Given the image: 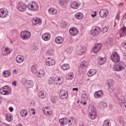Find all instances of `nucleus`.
<instances>
[{
  "instance_id": "f257e3e1",
  "label": "nucleus",
  "mask_w": 126,
  "mask_h": 126,
  "mask_svg": "<svg viewBox=\"0 0 126 126\" xmlns=\"http://www.w3.org/2000/svg\"><path fill=\"white\" fill-rule=\"evenodd\" d=\"M88 111L89 112V117L92 119H94L96 117V113L95 108L93 105L90 104L89 105Z\"/></svg>"
},
{
  "instance_id": "f03ea898",
  "label": "nucleus",
  "mask_w": 126,
  "mask_h": 126,
  "mask_svg": "<svg viewBox=\"0 0 126 126\" xmlns=\"http://www.w3.org/2000/svg\"><path fill=\"white\" fill-rule=\"evenodd\" d=\"M0 93L4 95H7L11 94V88L7 85L4 86L0 90Z\"/></svg>"
},
{
  "instance_id": "7ed1b4c3",
  "label": "nucleus",
  "mask_w": 126,
  "mask_h": 126,
  "mask_svg": "<svg viewBox=\"0 0 126 126\" xmlns=\"http://www.w3.org/2000/svg\"><path fill=\"white\" fill-rule=\"evenodd\" d=\"M20 37L24 40L28 39L31 36V33L27 30L22 31L20 33Z\"/></svg>"
},
{
  "instance_id": "20e7f679",
  "label": "nucleus",
  "mask_w": 126,
  "mask_h": 126,
  "mask_svg": "<svg viewBox=\"0 0 126 126\" xmlns=\"http://www.w3.org/2000/svg\"><path fill=\"white\" fill-rule=\"evenodd\" d=\"M111 59L114 63H117L119 62L120 60V57L117 52H113L111 55Z\"/></svg>"
},
{
  "instance_id": "39448f33",
  "label": "nucleus",
  "mask_w": 126,
  "mask_h": 126,
  "mask_svg": "<svg viewBox=\"0 0 126 126\" xmlns=\"http://www.w3.org/2000/svg\"><path fill=\"white\" fill-rule=\"evenodd\" d=\"M108 13L109 12L107 9H102L100 10L99 12V15L101 18H106L107 17Z\"/></svg>"
},
{
  "instance_id": "423d86ee",
  "label": "nucleus",
  "mask_w": 126,
  "mask_h": 126,
  "mask_svg": "<svg viewBox=\"0 0 126 126\" xmlns=\"http://www.w3.org/2000/svg\"><path fill=\"white\" fill-rule=\"evenodd\" d=\"M37 4L35 2H32V3L28 6L29 9L31 11H36L38 9Z\"/></svg>"
},
{
  "instance_id": "0eeeda50",
  "label": "nucleus",
  "mask_w": 126,
  "mask_h": 126,
  "mask_svg": "<svg viewBox=\"0 0 126 126\" xmlns=\"http://www.w3.org/2000/svg\"><path fill=\"white\" fill-rule=\"evenodd\" d=\"M100 28L98 26H95L91 31V34L93 36L97 35L100 31Z\"/></svg>"
},
{
  "instance_id": "6e6552de",
  "label": "nucleus",
  "mask_w": 126,
  "mask_h": 126,
  "mask_svg": "<svg viewBox=\"0 0 126 126\" xmlns=\"http://www.w3.org/2000/svg\"><path fill=\"white\" fill-rule=\"evenodd\" d=\"M17 7L19 10L22 12L25 11L27 8L26 5L22 2H19Z\"/></svg>"
},
{
  "instance_id": "1a4fd4ad",
  "label": "nucleus",
  "mask_w": 126,
  "mask_h": 126,
  "mask_svg": "<svg viewBox=\"0 0 126 126\" xmlns=\"http://www.w3.org/2000/svg\"><path fill=\"white\" fill-rule=\"evenodd\" d=\"M102 44L101 43H98L95 44L92 49L93 52L95 53L97 52L100 50Z\"/></svg>"
},
{
  "instance_id": "9d476101",
  "label": "nucleus",
  "mask_w": 126,
  "mask_h": 126,
  "mask_svg": "<svg viewBox=\"0 0 126 126\" xmlns=\"http://www.w3.org/2000/svg\"><path fill=\"white\" fill-rule=\"evenodd\" d=\"M113 69L115 71H120V70L126 71V66H119L118 65H115L113 66Z\"/></svg>"
},
{
  "instance_id": "9b49d317",
  "label": "nucleus",
  "mask_w": 126,
  "mask_h": 126,
  "mask_svg": "<svg viewBox=\"0 0 126 126\" xmlns=\"http://www.w3.org/2000/svg\"><path fill=\"white\" fill-rule=\"evenodd\" d=\"M8 13L6 9H0V17L3 18L7 17L8 15Z\"/></svg>"
},
{
  "instance_id": "f8f14e48",
  "label": "nucleus",
  "mask_w": 126,
  "mask_h": 126,
  "mask_svg": "<svg viewBox=\"0 0 126 126\" xmlns=\"http://www.w3.org/2000/svg\"><path fill=\"white\" fill-rule=\"evenodd\" d=\"M1 50L2 54L3 56H7L11 52V50L8 48L3 47L1 49Z\"/></svg>"
},
{
  "instance_id": "ddd939ff",
  "label": "nucleus",
  "mask_w": 126,
  "mask_h": 126,
  "mask_svg": "<svg viewBox=\"0 0 126 126\" xmlns=\"http://www.w3.org/2000/svg\"><path fill=\"white\" fill-rule=\"evenodd\" d=\"M60 96L62 99H65L66 98L67 96V91L65 90H62L60 91Z\"/></svg>"
},
{
  "instance_id": "4468645a",
  "label": "nucleus",
  "mask_w": 126,
  "mask_h": 126,
  "mask_svg": "<svg viewBox=\"0 0 126 126\" xmlns=\"http://www.w3.org/2000/svg\"><path fill=\"white\" fill-rule=\"evenodd\" d=\"M69 32L71 35L74 36L76 35L78 33V31L76 27H73L70 28Z\"/></svg>"
},
{
  "instance_id": "2eb2a0df",
  "label": "nucleus",
  "mask_w": 126,
  "mask_h": 126,
  "mask_svg": "<svg viewBox=\"0 0 126 126\" xmlns=\"http://www.w3.org/2000/svg\"><path fill=\"white\" fill-rule=\"evenodd\" d=\"M55 60L51 58H48L46 60V64L48 66H51L55 64Z\"/></svg>"
},
{
  "instance_id": "dca6fc26",
  "label": "nucleus",
  "mask_w": 126,
  "mask_h": 126,
  "mask_svg": "<svg viewBox=\"0 0 126 126\" xmlns=\"http://www.w3.org/2000/svg\"><path fill=\"white\" fill-rule=\"evenodd\" d=\"M103 92L102 90H100L95 92L94 93V96L95 98H100L103 95Z\"/></svg>"
},
{
  "instance_id": "f3484780",
  "label": "nucleus",
  "mask_w": 126,
  "mask_h": 126,
  "mask_svg": "<svg viewBox=\"0 0 126 126\" xmlns=\"http://www.w3.org/2000/svg\"><path fill=\"white\" fill-rule=\"evenodd\" d=\"M80 4L77 1H75L72 2L71 4V7L74 9H77L78 8Z\"/></svg>"
},
{
  "instance_id": "a211bd4d",
  "label": "nucleus",
  "mask_w": 126,
  "mask_h": 126,
  "mask_svg": "<svg viewBox=\"0 0 126 126\" xmlns=\"http://www.w3.org/2000/svg\"><path fill=\"white\" fill-rule=\"evenodd\" d=\"M50 37V35L48 33H44L42 36V39L45 41H47L49 40Z\"/></svg>"
},
{
  "instance_id": "6ab92c4d",
  "label": "nucleus",
  "mask_w": 126,
  "mask_h": 126,
  "mask_svg": "<svg viewBox=\"0 0 126 126\" xmlns=\"http://www.w3.org/2000/svg\"><path fill=\"white\" fill-rule=\"evenodd\" d=\"M24 57L21 55L17 56L16 58V62L18 63H22L24 61Z\"/></svg>"
},
{
  "instance_id": "aec40b11",
  "label": "nucleus",
  "mask_w": 126,
  "mask_h": 126,
  "mask_svg": "<svg viewBox=\"0 0 126 126\" xmlns=\"http://www.w3.org/2000/svg\"><path fill=\"white\" fill-rule=\"evenodd\" d=\"M33 25L37 26L40 25L41 24V20L39 18H36L33 19L32 20Z\"/></svg>"
},
{
  "instance_id": "412c9836",
  "label": "nucleus",
  "mask_w": 126,
  "mask_h": 126,
  "mask_svg": "<svg viewBox=\"0 0 126 126\" xmlns=\"http://www.w3.org/2000/svg\"><path fill=\"white\" fill-rule=\"evenodd\" d=\"M56 43L58 44H60L63 43L64 41L63 38L60 36H58L55 39Z\"/></svg>"
},
{
  "instance_id": "4be33fe9",
  "label": "nucleus",
  "mask_w": 126,
  "mask_h": 126,
  "mask_svg": "<svg viewBox=\"0 0 126 126\" xmlns=\"http://www.w3.org/2000/svg\"><path fill=\"white\" fill-rule=\"evenodd\" d=\"M99 64L102 65L104 64L106 62V59L105 57H99L98 59Z\"/></svg>"
},
{
  "instance_id": "5701e85b",
  "label": "nucleus",
  "mask_w": 126,
  "mask_h": 126,
  "mask_svg": "<svg viewBox=\"0 0 126 126\" xmlns=\"http://www.w3.org/2000/svg\"><path fill=\"white\" fill-rule=\"evenodd\" d=\"M126 33V28L125 26L121 29L119 32V34L121 37L125 36Z\"/></svg>"
},
{
  "instance_id": "b1692460",
  "label": "nucleus",
  "mask_w": 126,
  "mask_h": 126,
  "mask_svg": "<svg viewBox=\"0 0 126 126\" xmlns=\"http://www.w3.org/2000/svg\"><path fill=\"white\" fill-rule=\"evenodd\" d=\"M33 73L36 74L37 76L40 78L43 77L45 74V71H32Z\"/></svg>"
},
{
  "instance_id": "393cba45",
  "label": "nucleus",
  "mask_w": 126,
  "mask_h": 126,
  "mask_svg": "<svg viewBox=\"0 0 126 126\" xmlns=\"http://www.w3.org/2000/svg\"><path fill=\"white\" fill-rule=\"evenodd\" d=\"M59 121L61 126L66 125L67 122L66 118H63L59 119Z\"/></svg>"
},
{
  "instance_id": "a878e982",
  "label": "nucleus",
  "mask_w": 126,
  "mask_h": 126,
  "mask_svg": "<svg viewBox=\"0 0 126 126\" xmlns=\"http://www.w3.org/2000/svg\"><path fill=\"white\" fill-rule=\"evenodd\" d=\"M107 103L105 102L101 101L98 103V106L101 109H104L107 106Z\"/></svg>"
},
{
  "instance_id": "bb28decb",
  "label": "nucleus",
  "mask_w": 126,
  "mask_h": 126,
  "mask_svg": "<svg viewBox=\"0 0 126 126\" xmlns=\"http://www.w3.org/2000/svg\"><path fill=\"white\" fill-rule=\"evenodd\" d=\"M46 92L44 91H39V97L41 99L44 98L46 97Z\"/></svg>"
},
{
  "instance_id": "cd10ccee",
  "label": "nucleus",
  "mask_w": 126,
  "mask_h": 126,
  "mask_svg": "<svg viewBox=\"0 0 126 126\" xmlns=\"http://www.w3.org/2000/svg\"><path fill=\"white\" fill-rule=\"evenodd\" d=\"M55 80L57 84H61L63 81L62 77L61 78L57 77L55 78Z\"/></svg>"
},
{
  "instance_id": "c85d7f7f",
  "label": "nucleus",
  "mask_w": 126,
  "mask_h": 126,
  "mask_svg": "<svg viewBox=\"0 0 126 126\" xmlns=\"http://www.w3.org/2000/svg\"><path fill=\"white\" fill-rule=\"evenodd\" d=\"M75 17L77 19L80 20L83 17V15L81 13L78 12L76 14Z\"/></svg>"
},
{
  "instance_id": "c756f323",
  "label": "nucleus",
  "mask_w": 126,
  "mask_h": 126,
  "mask_svg": "<svg viewBox=\"0 0 126 126\" xmlns=\"http://www.w3.org/2000/svg\"><path fill=\"white\" fill-rule=\"evenodd\" d=\"M68 120V123L69 125H74L75 123V119L74 117L69 118Z\"/></svg>"
},
{
  "instance_id": "7c9ffc66",
  "label": "nucleus",
  "mask_w": 126,
  "mask_h": 126,
  "mask_svg": "<svg viewBox=\"0 0 126 126\" xmlns=\"http://www.w3.org/2000/svg\"><path fill=\"white\" fill-rule=\"evenodd\" d=\"M27 111L26 110L22 109L20 111V115L22 117H25L27 115Z\"/></svg>"
},
{
  "instance_id": "2f4dec72",
  "label": "nucleus",
  "mask_w": 126,
  "mask_h": 126,
  "mask_svg": "<svg viewBox=\"0 0 126 126\" xmlns=\"http://www.w3.org/2000/svg\"><path fill=\"white\" fill-rule=\"evenodd\" d=\"M48 12L50 14L54 15L56 13L57 10L53 8H50L48 10Z\"/></svg>"
},
{
  "instance_id": "473e14b6",
  "label": "nucleus",
  "mask_w": 126,
  "mask_h": 126,
  "mask_svg": "<svg viewBox=\"0 0 126 126\" xmlns=\"http://www.w3.org/2000/svg\"><path fill=\"white\" fill-rule=\"evenodd\" d=\"M70 68V67L68 64H64L61 66V68L63 70H66Z\"/></svg>"
},
{
  "instance_id": "72a5a7b5",
  "label": "nucleus",
  "mask_w": 126,
  "mask_h": 126,
  "mask_svg": "<svg viewBox=\"0 0 126 126\" xmlns=\"http://www.w3.org/2000/svg\"><path fill=\"white\" fill-rule=\"evenodd\" d=\"M10 71H3L2 75V76L5 77H7L9 76L11 74Z\"/></svg>"
},
{
  "instance_id": "f704fd0d",
  "label": "nucleus",
  "mask_w": 126,
  "mask_h": 126,
  "mask_svg": "<svg viewBox=\"0 0 126 126\" xmlns=\"http://www.w3.org/2000/svg\"><path fill=\"white\" fill-rule=\"evenodd\" d=\"M87 65V62L85 61H83L81 62L80 64V67L82 69H84L86 67Z\"/></svg>"
},
{
  "instance_id": "c9c22d12",
  "label": "nucleus",
  "mask_w": 126,
  "mask_h": 126,
  "mask_svg": "<svg viewBox=\"0 0 126 126\" xmlns=\"http://www.w3.org/2000/svg\"><path fill=\"white\" fill-rule=\"evenodd\" d=\"M74 77L73 74L72 73L68 74L66 76V78L67 79H72Z\"/></svg>"
},
{
  "instance_id": "e433bc0d",
  "label": "nucleus",
  "mask_w": 126,
  "mask_h": 126,
  "mask_svg": "<svg viewBox=\"0 0 126 126\" xmlns=\"http://www.w3.org/2000/svg\"><path fill=\"white\" fill-rule=\"evenodd\" d=\"M107 83L109 86V88L113 86V82L111 79H109L107 81Z\"/></svg>"
},
{
  "instance_id": "4c0bfd02",
  "label": "nucleus",
  "mask_w": 126,
  "mask_h": 126,
  "mask_svg": "<svg viewBox=\"0 0 126 126\" xmlns=\"http://www.w3.org/2000/svg\"><path fill=\"white\" fill-rule=\"evenodd\" d=\"M109 120H107L104 121L103 126H110Z\"/></svg>"
},
{
  "instance_id": "58836bf2",
  "label": "nucleus",
  "mask_w": 126,
  "mask_h": 126,
  "mask_svg": "<svg viewBox=\"0 0 126 126\" xmlns=\"http://www.w3.org/2000/svg\"><path fill=\"white\" fill-rule=\"evenodd\" d=\"M53 50L51 48L49 49L47 51V55H52L53 53Z\"/></svg>"
},
{
  "instance_id": "ea45409f",
  "label": "nucleus",
  "mask_w": 126,
  "mask_h": 126,
  "mask_svg": "<svg viewBox=\"0 0 126 126\" xmlns=\"http://www.w3.org/2000/svg\"><path fill=\"white\" fill-rule=\"evenodd\" d=\"M87 94L84 93L81 96V98L84 100L86 101L87 99Z\"/></svg>"
},
{
  "instance_id": "a19ab883",
  "label": "nucleus",
  "mask_w": 126,
  "mask_h": 126,
  "mask_svg": "<svg viewBox=\"0 0 126 126\" xmlns=\"http://www.w3.org/2000/svg\"><path fill=\"white\" fill-rule=\"evenodd\" d=\"M96 73L95 71H88L87 75L89 77H91L94 75Z\"/></svg>"
},
{
  "instance_id": "79ce46f5",
  "label": "nucleus",
  "mask_w": 126,
  "mask_h": 126,
  "mask_svg": "<svg viewBox=\"0 0 126 126\" xmlns=\"http://www.w3.org/2000/svg\"><path fill=\"white\" fill-rule=\"evenodd\" d=\"M6 120L9 122H10L12 120V117L10 115H7L6 116Z\"/></svg>"
},
{
  "instance_id": "37998d69",
  "label": "nucleus",
  "mask_w": 126,
  "mask_h": 126,
  "mask_svg": "<svg viewBox=\"0 0 126 126\" xmlns=\"http://www.w3.org/2000/svg\"><path fill=\"white\" fill-rule=\"evenodd\" d=\"M51 100L53 103H55L57 100V97L55 96H52L51 97Z\"/></svg>"
},
{
  "instance_id": "c03bdc74",
  "label": "nucleus",
  "mask_w": 126,
  "mask_h": 126,
  "mask_svg": "<svg viewBox=\"0 0 126 126\" xmlns=\"http://www.w3.org/2000/svg\"><path fill=\"white\" fill-rule=\"evenodd\" d=\"M109 29V27L108 26H105L104 27L102 30V32L103 33H104L108 31Z\"/></svg>"
},
{
  "instance_id": "a18cd8bd",
  "label": "nucleus",
  "mask_w": 126,
  "mask_h": 126,
  "mask_svg": "<svg viewBox=\"0 0 126 126\" xmlns=\"http://www.w3.org/2000/svg\"><path fill=\"white\" fill-rule=\"evenodd\" d=\"M85 50V49L83 47V48L79 49L78 51L79 54V55H82L84 53Z\"/></svg>"
},
{
  "instance_id": "49530a36",
  "label": "nucleus",
  "mask_w": 126,
  "mask_h": 126,
  "mask_svg": "<svg viewBox=\"0 0 126 126\" xmlns=\"http://www.w3.org/2000/svg\"><path fill=\"white\" fill-rule=\"evenodd\" d=\"M65 2L63 1V0H60L59 1V3L63 7H65Z\"/></svg>"
},
{
  "instance_id": "de8ad7c7",
  "label": "nucleus",
  "mask_w": 126,
  "mask_h": 126,
  "mask_svg": "<svg viewBox=\"0 0 126 126\" xmlns=\"http://www.w3.org/2000/svg\"><path fill=\"white\" fill-rule=\"evenodd\" d=\"M114 87H113V86L112 87L108 88V90L109 92L110 93H113L114 91Z\"/></svg>"
},
{
  "instance_id": "09e8293b",
  "label": "nucleus",
  "mask_w": 126,
  "mask_h": 126,
  "mask_svg": "<svg viewBox=\"0 0 126 126\" xmlns=\"http://www.w3.org/2000/svg\"><path fill=\"white\" fill-rule=\"evenodd\" d=\"M37 70V66L35 65H33L32 66L31 68V71H34L36 70Z\"/></svg>"
},
{
  "instance_id": "8fccbe9b",
  "label": "nucleus",
  "mask_w": 126,
  "mask_h": 126,
  "mask_svg": "<svg viewBox=\"0 0 126 126\" xmlns=\"http://www.w3.org/2000/svg\"><path fill=\"white\" fill-rule=\"evenodd\" d=\"M46 109H47L46 108V109L45 108L44 109V112L46 115L48 116L49 115L50 113L48 111L46 110Z\"/></svg>"
},
{
  "instance_id": "3c124183",
  "label": "nucleus",
  "mask_w": 126,
  "mask_h": 126,
  "mask_svg": "<svg viewBox=\"0 0 126 126\" xmlns=\"http://www.w3.org/2000/svg\"><path fill=\"white\" fill-rule=\"evenodd\" d=\"M120 18V16L119 14H117V16L116 17L115 19V22L117 21H118Z\"/></svg>"
},
{
  "instance_id": "603ef678",
  "label": "nucleus",
  "mask_w": 126,
  "mask_h": 126,
  "mask_svg": "<svg viewBox=\"0 0 126 126\" xmlns=\"http://www.w3.org/2000/svg\"><path fill=\"white\" fill-rule=\"evenodd\" d=\"M122 47L126 49V40L123 41L122 43Z\"/></svg>"
},
{
  "instance_id": "864d4df0",
  "label": "nucleus",
  "mask_w": 126,
  "mask_h": 126,
  "mask_svg": "<svg viewBox=\"0 0 126 126\" xmlns=\"http://www.w3.org/2000/svg\"><path fill=\"white\" fill-rule=\"evenodd\" d=\"M122 126H126V123L123 120H121L120 121Z\"/></svg>"
},
{
  "instance_id": "5fc2aeb1",
  "label": "nucleus",
  "mask_w": 126,
  "mask_h": 126,
  "mask_svg": "<svg viewBox=\"0 0 126 126\" xmlns=\"http://www.w3.org/2000/svg\"><path fill=\"white\" fill-rule=\"evenodd\" d=\"M26 82L29 85H32V82L31 81L26 80Z\"/></svg>"
},
{
  "instance_id": "6e6d98bb",
  "label": "nucleus",
  "mask_w": 126,
  "mask_h": 126,
  "mask_svg": "<svg viewBox=\"0 0 126 126\" xmlns=\"http://www.w3.org/2000/svg\"><path fill=\"white\" fill-rule=\"evenodd\" d=\"M16 81L15 80L13 82L12 84L14 85V86H16Z\"/></svg>"
},
{
  "instance_id": "4d7b16f0",
  "label": "nucleus",
  "mask_w": 126,
  "mask_h": 126,
  "mask_svg": "<svg viewBox=\"0 0 126 126\" xmlns=\"http://www.w3.org/2000/svg\"><path fill=\"white\" fill-rule=\"evenodd\" d=\"M123 56L124 59L126 61V52L124 53Z\"/></svg>"
},
{
  "instance_id": "13d9d810",
  "label": "nucleus",
  "mask_w": 126,
  "mask_h": 126,
  "mask_svg": "<svg viewBox=\"0 0 126 126\" xmlns=\"http://www.w3.org/2000/svg\"><path fill=\"white\" fill-rule=\"evenodd\" d=\"M9 109L11 112H12L13 110V108L11 107H10L9 108Z\"/></svg>"
},
{
  "instance_id": "bf43d9fd",
  "label": "nucleus",
  "mask_w": 126,
  "mask_h": 126,
  "mask_svg": "<svg viewBox=\"0 0 126 126\" xmlns=\"http://www.w3.org/2000/svg\"><path fill=\"white\" fill-rule=\"evenodd\" d=\"M17 72H19V71H13V73L14 75L17 76Z\"/></svg>"
},
{
  "instance_id": "052dcab7",
  "label": "nucleus",
  "mask_w": 126,
  "mask_h": 126,
  "mask_svg": "<svg viewBox=\"0 0 126 126\" xmlns=\"http://www.w3.org/2000/svg\"><path fill=\"white\" fill-rule=\"evenodd\" d=\"M37 49V48L36 47H35V46L34 47H32V50H35Z\"/></svg>"
},
{
  "instance_id": "680f3d73",
  "label": "nucleus",
  "mask_w": 126,
  "mask_h": 126,
  "mask_svg": "<svg viewBox=\"0 0 126 126\" xmlns=\"http://www.w3.org/2000/svg\"><path fill=\"white\" fill-rule=\"evenodd\" d=\"M73 91H77L78 90V89L77 88H73Z\"/></svg>"
},
{
  "instance_id": "e2e57ef3",
  "label": "nucleus",
  "mask_w": 126,
  "mask_h": 126,
  "mask_svg": "<svg viewBox=\"0 0 126 126\" xmlns=\"http://www.w3.org/2000/svg\"><path fill=\"white\" fill-rule=\"evenodd\" d=\"M67 51H69V53H70L71 52V50L69 48H68L67 50H66Z\"/></svg>"
},
{
  "instance_id": "0e129e2a",
  "label": "nucleus",
  "mask_w": 126,
  "mask_h": 126,
  "mask_svg": "<svg viewBox=\"0 0 126 126\" xmlns=\"http://www.w3.org/2000/svg\"><path fill=\"white\" fill-rule=\"evenodd\" d=\"M17 72V76H19L21 75V74H22V73H20V71H19V72Z\"/></svg>"
},
{
  "instance_id": "69168bd1",
  "label": "nucleus",
  "mask_w": 126,
  "mask_h": 126,
  "mask_svg": "<svg viewBox=\"0 0 126 126\" xmlns=\"http://www.w3.org/2000/svg\"><path fill=\"white\" fill-rule=\"evenodd\" d=\"M123 19L126 20V13L125 14V15L124 16Z\"/></svg>"
},
{
  "instance_id": "338daca9",
  "label": "nucleus",
  "mask_w": 126,
  "mask_h": 126,
  "mask_svg": "<svg viewBox=\"0 0 126 126\" xmlns=\"http://www.w3.org/2000/svg\"><path fill=\"white\" fill-rule=\"evenodd\" d=\"M16 126H23L21 124H19L16 125Z\"/></svg>"
},
{
  "instance_id": "774afa93",
  "label": "nucleus",
  "mask_w": 126,
  "mask_h": 126,
  "mask_svg": "<svg viewBox=\"0 0 126 126\" xmlns=\"http://www.w3.org/2000/svg\"><path fill=\"white\" fill-rule=\"evenodd\" d=\"M96 14H95L94 15L91 14V16L92 17H94L96 16Z\"/></svg>"
}]
</instances>
